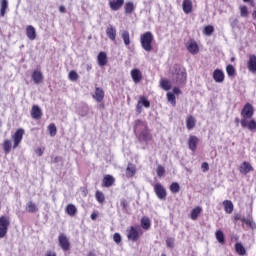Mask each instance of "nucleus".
I'll return each instance as SVG.
<instances>
[{
	"mask_svg": "<svg viewBox=\"0 0 256 256\" xmlns=\"http://www.w3.org/2000/svg\"><path fill=\"white\" fill-rule=\"evenodd\" d=\"M203 211V209L199 206H197L196 208H194L191 213H190V219H192V221H197V218L199 217V215H201V212Z\"/></svg>",
	"mask_w": 256,
	"mask_h": 256,
	"instance_id": "c756f323",
	"label": "nucleus"
},
{
	"mask_svg": "<svg viewBox=\"0 0 256 256\" xmlns=\"http://www.w3.org/2000/svg\"><path fill=\"white\" fill-rule=\"evenodd\" d=\"M106 35L110 41H115L117 38V29L113 25H109L106 29Z\"/></svg>",
	"mask_w": 256,
	"mask_h": 256,
	"instance_id": "aec40b11",
	"label": "nucleus"
},
{
	"mask_svg": "<svg viewBox=\"0 0 256 256\" xmlns=\"http://www.w3.org/2000/svg\"><path fill=\"white\" fill-rule=\"evenodd\" d=\"M167 99H168L169 103H171L173 105H176L177 101L175 99V94H173L171 92H168L167 93Z\"/></svg>",
	"mask_w": 256,
	"mask_h": 256,
	"instance_id": "3c124183",
	"label": "nucleus"
},
{
	"mask_svg": "<svg viewBox=\"0 0 256 256\" xmlns=\"http://www.w3.org/2000/svg\"><path fill=\"white\" fill-rule=\"evenodd\" d=\"M127 239L133 243L139 241V231L135 226H130V228L127 229Z\"/></svg>",
	"mask_w": 256,
	"mask_h": 256,
	"instance_id": "1a4fd4ad",
	"label": "nucleus"
},
{
	"mask_svg": "<svg viewBox=\"0 0 256 256\" xmlns=\"http://www.w3.org/2000/svg\"><path fill=\"white\" fill-rule=\"evenodd\" d=\"M252 18L256 21V9L252 13Z\"/></svg>",
	"mask_w": 256,
	"mask_h": 256,
	"instance_id": "338daca9",
	"label": "nucleus"
},
{
	"mask_svg": "<svg viewBox=\"0 0 256 256\" xmlns=\"http://www.w3.org/2000/svg\"><path fill=\"white\" fill-rule=\"evenodd\" d=\"M253 170V166L249 162H243L240 166V173H243L244 175H247V173H251Z\"/></svg>",
	"mask_w": 256,
	"mask_h": 256,
	"instance_id": "cd10ccee",
	"label": "nucleus"
},
{
	"mask_svg": "<svg viewBox=\"0 0 256 256\" xmlns=\"http://www.w3.org/2000/svg\"><path fill=\"white\" fill-rule=\"evenodd\" d=\"M124 3H125V0H111L109 2V7L112 11H119V9L123 7Z\"/></svg>",
	"mask_w": 256,
	"mask_h": 256,
	"instance_id": "4be33fe9",
	"label": "nucleus"
},
{
	"mask_svg": "<svg viewBox=\"0 0 256 256\" xmlns=\"http://www.w3.org/2000/svg\"><path fill=\"white\" fill-rule=\"evenodd\" d=\"M66 213L70 217H75L77 215V207L73 204H68L66 206Z\"/></svg>",
	"mask_w": 256,
	"mask_h": 256,
	"instance_id": "2f4dec72",
	"label": "nucleus"
},
{
	"mask_svg": "<svg viewBox=\"0 0 256 256\" xmlns=\"http://www.w3.org/2000/svg\"><path fill=\"white\" fill-rule=\"evenodd\" d=\"M135 173H137V167L134 164L129 163L126 168V177L131 179V177H135Z\"/></svg>",
	"mask_w": 256,
	"mask_h": 256,
	"instance_id": "393cba45",
	"label": "nucleus"
},
{
	"mask_svg": "<svg viewBox=\"0 0 256 256\" xmlns=\"http://www.w3.org/2000/svg\"><path fill=\"white\" fill-rule=\"evenodd\" d=\"M240 123H241V127H243V129L248 128V131H252V133H255V131H256V121L255 120L241 119Z\"/></svg>",
	"mask_w": 256,
	"mask_h": 256,
	"instance_id": "9d476101",
	"label": "nucleus"
},
{
	"mask_svg": "<svg viewBox=\"0 0 256 256\" xmlns=\"http://www.w3.org/2000/svg\"><path fill=\"white\" fill-rule=\"evenodd\" d=\"M141 227L145 231H148V229H151V219H149V217H143L141 219Z\"/></svg>",
	"mask_w": 256,
	"mask_h": 256,
	"instance_id": "f704fd0d",
	"label": "nucleus"
},
{
	"mask_svg": "<svg viewBox=\"0 0 256 256\" xmlns=\"http://www.w3.org/2000/svg\"><path fill=\"white\" fill-rule=\"evenodd\" d=\"M90 219H92V221H96V220H97V213H96V212H93V213L90 215Z\"/></svg>",
	"mask_w": 256,
	"mask_h": 256,
	"instance_id": "bf43d9fd",
	"label": "nucleus"
},
{
	"mask_svg": "<svg viewBox=\"0 0 256 256\" xmlns=\"http://www.w3.org/2000/svg\"><path fill=\"white\" fill-rule=\"evenodd\" d=\"M124 9H125L126 15H131V13L135 11V5L133 4V2H127L124 6Z\"/></svg>",
	"mask_w": 256,
	"mask_h": 256,
	"instance_id": "58836bf2",
	"label": "nucleus"
},
{
	"mask_svg": "<svg viewBox=\"0 0 256 256\" xmlns=\"http://www.w3.org/2000/svg\"><path fill=\"white\" fill-rule=\"evenodd\" d=\"M172 83L175 85H185L187 83V71L184 68H176L172 75Z\"/></svg>",
	"mask_w": 256,
	"mask_h": 256,
	"instance_id": "7ed1b4c3",
	"label": "nucleus"
},
{
	"mask_svg": "<svg viewBox=\"0 0 256 256\" xmlns=\"http://www.w3.org/2000/svg\"><path fill=\"white\" fill-rule=\"evenodd\" d=\"M120 207H122V209L124 211H127L128 207H129V203L127 202V200L125 198H122L120 200Z\"/></svg>",
	"mask_w": 256,
	"mask_h": 256,
	"instance_id": "5fc2aeb1",
	"label": "nucleus"
},
{
	"mask_svg": "<svg viewBox=\"0 0 256 256\" xmlns=\"http://www.w3.org/2000/svg\"><path fill=\"white\" fill-rule=\"evenodd\" d=\"M134 133H136V137L140 143H149V141H153V135L149 132L147 122L145 121L140 119L135 120Z\"/></svg>",
	"mask_w": 256,
	"mask_h": 256,
	"instance_id": "f257e3e1",
	"label": "nucleus"
},
{
	"mask_svg": "<svg viewBox=\"0 0 256 256\" xmlns=\"http://www.w3.org/2000/svg\"><path fill=\"white\" fill-rule=\"evenodd\" d=\"M92 97L95 99V101H97V103H101V101L105 99V91H103V88L96 87Z\"/></svg>",
	"mask_w": 256,
	"mask_h": 256,
	"instance_id": "dca6fc26",
	"label": "nucleus"
},
{
	"mask_svg": "<svg viewBox=\"0 0 256 256\" xmlns=\"http://www.w3.org/2000/svg\"><path fill=\"white\" fill-rule=\"evenodd\" d=\"M95 197L98 203H105V194H103V192L96 191Z\"/></svg>",
	"mask_w": 256,
	"mask_h": 256,
	"instance_id": "a18cd8bd",
	"label": "nucleus"
},
{
	"mask_svg": "<svg viewBox=\"0 0 256 256\" xmlns=\"http://www.w3.org/2000/svg\"><path fill=\"white\" fill-rule=\"evenodd\" d=\"M3 149L6 155L11 153V140H4Z\"/></svg>",
	"mask_w": 256,
	"mask_h": 256,
	"instance_id": "37998d69",
	"label": "nucleus"
},
{
	"mask_svg": "<svg viewBox=\"0 0 256 256\" xmlns=\"http://www.w3.org/2000/svg\"><path fill=\"white\" fill-rule=\"evenodd\" d=\"M97 62L99 67H105L107 65V53L100 52L97 56Z\"/></svg>",
	"mask_w": 256,
	"mask_h": 256,
	"instance_id": "a878e982",
	"label": "nucleus"
},
{
	"mask_svg": "<svg viewBox=\"0 0 256 256\" xmlns=\"http://www.w3.org/2000/svg\"><path fill=\"white\" fill-rule=\"evenodd\" d=\"M155 37L151 31H147L140 35V45L142 49L146 51V53H151L153 51V41Z\"/></svg>",
	"mask_w": 256,
	"mask_h": 256,
	"instance_id": "f03ea898",
	"label": "nucleus"
},
{
	"mask_svg": "<svg viewBox=\"0 0 256 256\" xmlns=\"http://www.w3.org/2000/svg\"><path fill=\"white\" fill-rule=\"evenodd\" d=\"M31 79L35 85H41L44 80L43 72H41V70H34Z\"/></svg>",
	"mask_w": 256,
	"mask_h": 256,
	"instance_id": "ddd939ff",
	"label": "nucleus"
},
{
	"mask_svg": "<svg viewBox=\"0 0 256 256\" xmlns=\"http://www.w3.org/2000/svg\"><path fill=\"white\" fill-rule=\"evenodd\" d=\"M201 169H202L203 173H207V171H209V163L203 162L201 165Z\"/></svg>",
	"mask_w": 256,
	"mask_h": 256,
	"instance_id": "4d7b16f0",
	"label": "nucleus"
},
{
	"mask_svg": "<svg viewBox=\"0 0 256 256\" xmlns=\"http://www.w3.org/2000/svg\"><path fill=\"white\" fill-rule=\"evenodd\" d=\"M171 193L177 194L179 191H181V186L177 182H173L169 187Z\"/></svg>",
	"mask_w": 256,
	"mask_h": 256,
	"instance_id": "a19ab883",
	"label": "nucleus"
},
{
	"mask_svg": "<svg viewBox=\"0 0 256 256\" xmlns=\"http://www.w3.org/2000/svg\"><path fill=\"white\" fill-rule=\"evenodd\" d=\"M179 93H181V89H179V87H174L173 88V95H179Z\"/></svg>",
	"mask_w": 256,
	"mask_h": 256,
	"instance_id": "13d9d810",
	"label": "nucleus"
},
{
	"mask_svg": "<svg viewBox=\"0 0 256 256\" xmlns=\"http://www.w3.org/2000/svg\"><path fill=\"white\" fill-rule=\"evenodd\" d=\"M166 247H168V249H173V247H175V238L168 237L166 239Z\"/></svg>",
	"mask_w": 256,
	"mask_h": 256,
	"instance_id": "09e8293b",
	"label": "nucleus"
},
{
	"mask_svg": "<svg viewBox=\"0 0 256 256\" xmlns=\"http://www.w3.org/2000/svg\"><path fill=\"white\" fill-rule=\"evenodd\" d=\"M26 211H28V213H37V211H39V208L35 203L30 201L26 204Z\"/></svg>",
	"mask_w": 256,
	"mask_h": 256,
	"instance_id": "4c0bfd02",
	"label": "nucleus"
},
{
	"mask_svg": "<svg viewBox=\"0 0 256 256\" xmlns=\"http://www.w3.org/2000/svg\"><path fill=\"white\" fill-rule=\"evenodd\" d=\"M58 242L62 250L69 251V249H71V243L69 242V238H67V235L63 233L59 234Z\"/></svg>",
	"mask_w": 256,
	"mask_h": 256,
	"instance_id": "6e6552de",
	"label": "nucleus"
},
{
	"mask_svg": "<svg viewBox=\"0 0 256 256\" xmlns=\"http://www.w3.org/2000/svg\"><path fill=\"white\" fill-rule=\"evenodd\" d=\"M160 85L164 91L171 90V82H169V80H161Z\"/></svg>",
	"mask_w": 256,
	"mask_h": 256,
	"instance_id": "49530a36",
	"label": "nucleus"
},
{
	"mask_svg": "<svg viewBox=\"0 0 256 256\" xmlns=\"http://www.w3.org/2000/svg\"><path fill=\"white\" fill-rule=\"evenodd\" d=\"M43 115V112L41 111V108L37 105H33L31 109V117L32 119H41Z\"/></svg>",
	"mask_w": 256,
	"mask_h": 256,
	"instance_id": "5701e85b",
	"label": "nucleus"
},
{
	"mask_svg": "<svg viewBox=\"0 0 256 256\" xmlns=\"http://www.w3.org/2000/svg\"><path fill=\"white\" fill-rule=\"evenodd\" d=\"M213 31H215V28L212 25H208L204 28V34L207 36L213 35Z\"/></svg>",
	"mask_w": 256,
	"mask_h": 256,
	"instance_id": "8fccbe9b",
	"label": "nucleus"
},
{
	"mask_svg": "<svg viewBox=\"0 0 256 256\" xmlns=\"http://www.w3.org/2000/svg\"><path fill=\"white\" fill-rule=\"evenodd\" d=\"M240 15H241V17H248L249 16V9H247V6H241L240 7Z\"/></svg>",
	"mask_w": 256,
	"mask_h": 256,
	"instance_id": "603ef678",
	"label": "nucleus"
},
{
	"mask_svg": "<svg viewBox=\"0 0 256 256\" xmlns=\"http://www.w3.org/2000/svg\"><path fill=\"white\" fill-rule=\"evenodd\" d=\"M156 173H157L158 177H163L165 175V168L163 166L159 165L157 167Z\"/></svg>",
	"mask_w": 256,
	"mask_h": 256,
	"instance_id": "864d4df0",
	"label": "nucleus"
},
{
	"mask_svg": "<svg viewBox=\"0 0 256 256\" xmlns=\"http://www.w3.org/2000/svg\"><path fill=\"white\" fill-rule=\"evenodd\" d=\"M88 256H95V253L89 252Z\"/></svg>",
	"mask_w": 256,
	"mask_h": 256,
	"instance_id": "774afa93",
	"label": "nucleus"
},
{
	"mask_svg": "<svg viewBox=\"0 0 256 256\" xmlns=\"http://www.w3.org/2000/svg\"><path fill=\"white\" fill-rule=\"evenodd\" d=\"M9 9V1L1 0L0 1V17H5V13Z\"/></svg>",
	"mask_w": 256,
	"mask_h": 256,
	"instance_id": "bb28decb",
	"label": "nucleus"
},
{
	"mask_svg": "<svg viewBox=\"0 0 256 256\" xmlns=\"http://www.w3.org/2000/svg\"><path fill=\"white\" fill-rule=\"evenodd\" d=\"M78 115L81 117H87L89 115V106L87 104L81 105L77 110Z\"/></svg>",
	"mask_w": 256,
	"mask_h": 256,
	"instance_id": "c85d7f7f",
	"label": "nucleus"
},
{
	"mask_svg": "<svg viewBox=\"0 0 256 256\" xmlns=\"http://www.w3.org/2000/svg\"><path fill=\"white\" fill-rule=\"evenodd\" d=\"M121 37L124 41V45L126 47H129V45H131V37H130L129 31L124 30L121 34Z\"/></svg>",
	"mask_w": 256,
	"mask_h": 256,
	"instance_id": "72a5a7b5",
	"label": "nucleus"
},
{
	"mask_svg": "<svg viewBox=\"0 0 256 256\" xmlns=\"http://www.w3.org/2000/svg\"><path fill=\"white\" fill-rule=\"evenodd\" d=\"M237 23H239V20L235 19L232 23H231V27H235L237 25Z\"/></svg>",
	"mask_w": 256,
	"mask_h": 256,
	"instance_id": "e2e57ef3",
	"label": "nucleus"
},
{
	"mask_svg": "<svg viewBox=\"0 0 256 256\" xmlns=\"http://www.w3.org/2000/svg\"><path fill=\"white\" fill-rule=\"evenodd\" d=\"M123 239L121 238V234L119 233H115L113 235V241L117 243V245H119V243H121Z\"/></svg>",
	"mask_w": 256,
	"mask_h": 256,
	"instance_id": "6e6d98bb",
	"label": "nucleus"
},
{
	"mask_svg": "<svg viewBox=\"0 0 256 256\" xmlns=\"http://www.w3.org/2000/svg\"><path fill=\"white\" fill-rule=\"evenodd\" d=\"M36 153L38 154V157H41L43 155V150L41 148L36 149Z\"/></svg>",
	"mask_w": 256,
	"mask_h": 256,
	"instance_id": "680f3d73",
	"label": "nucleus"
},
{
	"mask_svg": "<svg viewBox=\"0 0 256 256\" xmlns=\"http://www.w3.org/2000/svg\"><path fill=\"white\" fill-rule=\"evenodd\" d=\"M215 237H216L218 243H220L221 245H223L225 243V234H223V231H221V230L216 231Z\"/></svg>",
	"mask_w": 256,
	"mask_h": 256,
	"instance_id": "ea45409f",
	"label": "nucleus"
},
{
	"mask_svg": "<svg viewBox=\"0 0 256 256\" xmlns=\"http://www.w3.org/2000/svg\"><path fill=\"white\" fill-rule=\"evenodd\" d=\"M235 123H236V125H237V127L239 126V123H241V120H239V118H235Z\"/></svg>",
	"mask_w": 256,
	"mask_h": 256,
	"instance_id": "69168bd1",
	"label": "nucleus"
},
{
	"mask_svg": "<svg viewBox=\"0 0 256 256\" xmlns=\"http://www.w3.org/2000/svg\"><path fill=\"white\" fill-rule=\"evenodd\" d=\"M154 192L160 201H165V199H167V189H165L161 183H156L154 185Z\"/></svg>",
	"mask_w": 256,
	"mask_h": 256,
	"instance_id": "423d86ee",
	"label": "nucleus"
},
{
	"mask_svg": "<svg viewBox=\"0 0 256 256\" xmlns=\"http://www.w3.org/2000/svg\"><path fill=\"white\" fill-rule=\"evenodd\" d=\"M48 131L50 133V137H55L57 135V126L54 123L49 124Z\"/></svg>",
	"mask_w": 256,
	"mask_h": 256,
	"instance_id": "c03bdc74",
	"label": "nucleus"
},
{
	"mask_svg": "<svg viewBox=\"0 0 256 256\" xmlns=\"http://www.w3.org/2000/svg\"><path fill=\"white\" fill-rule=\"evenodd\" d=\"M235 251L240 256L247 255V250H245V247L240 242L235 244Z\"/></svg>",
	"mask_w": 256,
	"mask_h": 256,
	"instance_id": "473e14b6",
	"label": "nucleus"
},
{
	"mask_svg": "<svg viewBox=\"0 0 256 256\" xmlns=\"http://www.w3.org/2000/svg\"><path fill=\"white\" fill-rule=\"evenodd\" d=\"M213 79L215 83H223L225 81V73L221 69H216L213 72Z\"/></svg>",
	"mask_w": 256,
	"mask_h": 256,
	"instance_id": "a211bd4d",
	"label": "nucleus"
},
{
	"mask_svg": "<svg viewBox=\"0 0 256 256\" xmlns=\"http://www.w3.org/2000/svg\"><path fill=\"white\" fill-rule=\"evenodd\" d=\"M9 225H11V219L9 216H0V239L7 236Z\"/></svg>",
	"mask_w": 256,
	"mask_h": 256,
	"instance_id": "20e7f679",
	"label": "nucleus"
},
{
	"mask_svg": "<svg viewBox=\"0 0 256 256\" xmlns=\"http://www.w3.org/2000/svg\"><path fill=\"white\" fill-rule=\"evenodd\" d=\"M182 9L186 15H189L193 11V2L191 0H183Z\"/></svg>",
	"mask_w": 256,
	"mask_h": 256,
	"instance_id": "b1692460",
	"label": "nucleus"
},
{
	"mask_svg": "<svg viewBox=\"0 0 256 256\" xmlns=\"http://www.w3.org/2000/svg\"><path fill=\"white\" fill-rule=\"evenodd\" d=\"M187 50L192 55H197L199 53V45H197V42L195 40H190L186 43Z\"/></svg>",
	"mask_w": 256,
	"mask_h": 256,
	"instance_id": "4468645a",
	"label": "nucleus"
},
{
	"mask_svg": "<svg viewBox=\"0 0 256 256\" xmlns=\"http://www.w3.org/2000/svg\"><path fill=\"white\" fill-rule=\"evenodd\" d=\"M68 79L69 81H72L73 83H75V81L79 79V74H77L75 70H71L68 74Z\"/></svg>",
	"mask_w": 256,
	"mask_h": 256,
	"instance_id": "79ce46f5",
	"label": "nucleus"
},
{
	"mask_svg": "<svg viewBox=\"0 0 256 256\" xmlns=\"http://www.w3.org/2000/svg\"><path fill=\"white\" fill-rule=\"evenodd\" d=\"M186 128L188 131H191L192 129L195 128V117L193 116H188L186 119Z\"/></svg>",
	"mask_w": 256,
	"mask_h": 256,
	"instance_id": "e433bc0d",
	"label": "nucleus"
},
{
	"mask_svg": "<svg viewBox=\"0 0 256 256\" xmlns=\"http://www.w3.org/2000/svg\"><path fill=\"white\" fill-rule=\"evenodd\" d=\"M113 183H115V178L111 175H106L103 178V187H112Z\"/></svg>",
	"mask_w": 256,
	"mask_h": 256,
	"instance_id": "7c9ffc66",
	"label": "nucleus"
},
{
	"mask_svg": "<svg viewBox=\"0 0 256 256\" xmlns=\"http://www.w3.org/2000/svg\"><path fill=\"white\" fill-rule=\"evenodd\" d=\"M255 113V110L253 109V105L251 103H246L241 111L242 119H251Z\"/></svg>",
	"mask_w": 256,
	"mask_h": 256,
	"instance_id": "0eeeda50",
	"label": "nucleus"
},
{
	"mask_svg": "<svg viewBox=\"0 0 256 256\" xmlns=\"http://www.w3.org/2000/svg\"><path fill=\"white\" fill-rule=\"evenodd\" d=\"M46 256H57V253H55L53 251H47Z\"/></svg>",
	"mask_w": 256,
	"mask_h": 256,
	"instance_id": "052dcab7",
	"label": "nucleus"
},
{
	"mask_svg": "<svg viewBox=\"0 0 256 256\" xmlns=\"http://www.w3.org/2000/svg\"><path fill=\"white\" fill-rule=\"evenodd\" d=\"M130 75L132 77V81L136 84L141 83V81L143 80V74L141 73V70L137 68L131 70Z\"/></svg>",
	"mask_w": 256,
	"mask_h": 256,
	"instance_id": "2eb2a0df",
	"label": "nucleus"
},
{
	"mask_svg": "<svg viewBox=\"0 0 256 256\" xmlns=\"http://www.w3.org/2000/svg\"><path fill=\"white\" fill-rule=\"evenodd\" d=\"M143 107L149 109V107H151V102H149V100H147V98H145L144 96H141L136 105L137 113H141V111H143Z\"/></svg>",
	"mask_w": 256,
	"mask_h": 256,
	"instance_id": "9b49d317",
	"label": "nucleus"
},
{
	"mask_svg": "<svg viewBox=\"0 0 256 256\" xmlns=\"http://www.w3.org/2000/svg\"><path fill=\"white\" fill-rule=\"evenodd\" d=\"M225 213L231 214L233 213V202L231 200H225L223 202Z\"/></svg>",
	"mask_w": 256,
	"mask_h": 256,
	"instance_id": "c9c22d12",
	"label": "nucleus"
},
{
	"mask_svg": "<svg viewBox=\"0 0 256 256\" xmlns=\"http://www.w3.org/2000/svg\"><path fill=\"white\" fill-rule=\"evenodd\" d=\"M59 11H60V13H65V8H64V6H60V7H59Z\"/></svg>",
	"mask_w": 256,
	"mask_h": 256,
	"instance_id": "0e129e2a",
	"label": "nucleus"
},
{
	"mask_svg": "<svg viewBox=\"0 0 256 256\" xmlns=\"http://www.w3.org/2000/svg\"><path fill=\"white\" fill-rule=\"evenodd\" d=\"M26 37H28L30 41H35L37 39V30H35L33 25H28L26 27Z\"/></svg>",
	"mask_w": 256,
	"mask_h": 256,
	"instance_id": "f3484780",
	"label": "nucleus"
},
{
	"mask_svg": "<svg viewBox=\"0 0 256 256\" xmlns=\"http://www.w3.org/2000/svg\"><path fill=\"white\" fill-rule=\"evenodd\" d=\"M23 135H25V129L19 128L16 130L14 135L12 136L13 139V149H17L21 142L23 141Z\"/></svg>",
	"mask_w": 256,
	"mask_h": 256,
	"instance_id": "39448f33",
	"label": "nucleus"
},
{
	"mask_svg": "<svg viewBox=\"0 0 256 256\" xmlns=\"http://www.w3.org/2000/svg\"><path fill=\"white\" fill-rule=\"evenodd\" d=\"M247 67L250 73H256V56L254 54L249 56Z\"/></svg>",
	"mask_w": 256,
	"mask_h": 256,
	"instance_id": "412c9836",
	"label": "nucleus"
},
{
	"mask_svg": "<svg viewBox=\"0 0 256 256\" xmlns=\"http://www.w3.org/2000/svg\"><path fill=\"white\" fill-rule=\"evenodd\" d=\"M199 143V138L197 136L191 135L188 139V147L190 151H197V144Z\"/></svg>",
	"mask_w": 256,
	"mask_h": 256,
	"instance_id": "6ab92c4d",
	"label": "nucleus"
},
{
	"mask_svg": "<svg viewBox=\"0 0 256 256\" xmlns=\"http://www.w3.org/2000/svg\"><path fill=\"white\" fill-rule=\"evenodd\" d=\"M234 219L235 221L240 220L242 223H245L251 229H256V223L253 221V216H249L248 218H241V215L237 214Z\"/></svg>",
	"mask_w": 256,
	"mask_h": 256,
	"instance_id": "f8f14e48",
	"label": "nucleus"
},
{
	"mask_svg": "<svg viewBox=\"0 0 256 256\" xmlns=\"http://www.w3.org/2000/svg\"><path fill=\"white\" fill-rule=\"evenodd\" d=\"M226 73H227L228 77H234V75H235V67H233V65H228L226 67Z\"/></svg>",
	"mask_w": 256,
	"mask_h": 256,
	"instance_id": "de8ad7c7",
	"label": "nucleus"
}]
</instances>
